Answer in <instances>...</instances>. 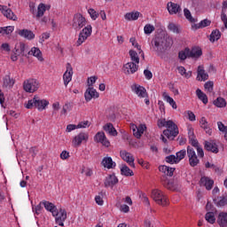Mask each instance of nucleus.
Returning a JSON list of instances; mask_svg holds the SVG:
<instances>
[{"mask_svg": "<svg viewBox=\"0 0 227 227\" xmlns=\"http://www.w3.org/2000/svg\"><path fill=\"white\" fill-rule=\"evenodd\" d=\"M173 45V38L169 37L165 33H158L154 35L153 38L151 41V46L154 52L158 54H162L166 52L168 49H171Z\"/></svg>", "mask_w": 227, "mask_h": 227, "instance_id": "1", "label": "nucleus"}, {"mask_svg": "<svg viewBox=\"0 0 227 227\" xmlns=\"http://www.w3.org/2000/svg\"><path fill=\"white\" fill-rule=\"evenodd\" d=\"M158 127L159 129H162V127H166L167 129L163 130V134L173 141L176 136H178V126L171 120L166 121V119H160L158 120Z\"/></svg>", "mask_w": 227, "mask_h": 227, "instance_id": "2", "label": "nucleus"}, {"mask_svg": "<svg viewBox=\"0 0 227 227\" xmlns=\"http://www.w3.org/2000/svg\"><path fill=\"white\" fill-rule=\"evenodd\" d=\"M49 106V101L47 99H40L38 96H35L32 99L27 101L26 105L27 109H33L35 107L38 111H43Z\"/></svg>", "mask_w": 227, "mask_h": 227, "instance_id": "3", "label": "nucleus"}, {"mask_svg": "<svg viewBox=\"0 0 227 227\" xmlns=\"http://www.w3.org/2000/svg\"><path fill=\"white\" fill-rule=\"evenodd\" d=\"M40 88V82L35 78L25 80L23 82V90L27 93H35Z\"/></svg>", "mask_w": 227, "mask_h": 227, "instance_id": "4", "label": "nucleus"}, {"mask_svg": "<svg viewBox=\"0 0 227 227\" xmlns=\"http://www.w3.org/2000/svg\"><path fill=\"white\" fill-rule=\"evenodd\" d=\"M92 27L91 25L85 27L79 34L78 40L76 42V47H79L91 36Z\"/></svg>", "mask_w": 227, "mask_h": 227, "instance_id": "5", "label": "nucleus"}, {"mask_svg": "<svg viewBox=\"0 0 227 227\" xmlns=\"http://www.w3.org/2000/svg\"><path fill=\"white\" fill-rule=\"evenodd\" d=\"M72 26L76 31L82 29L86 26V18L81 13L74 14Z\"/></svg>", "mask_w": 227, "mask_h": 227, "instance_id": "6", "label": "nucleus"}, {"mask_svg": "<svg viewBox=\"0 0 227 227\" xmlns=\"http://www.w3.org/2000/svg\"><path fill=\"white\" fill-rule=\"evenodd\" d=\"M152 198L156 203H158V205H162V207H166V205H168V198L164 196L160 190H153L152 192Z\"/></svg>", "mask_w": 227, "mask_h": 227, "instance_id": "7", "label": "nucleus"}, {"mask_svg": "<svg viewBox=\"0 0 227 227\" xmlns=\"http://www.w3.org/2000/svg\"><path fill=\"white\" fill-rule=\"evenodd\" d=\"M88 139H90L88 133L81 132L74 137L72 141L73 146L78 148L82 143H88Z\"/></svg>", "mask_w": 227, "mask_h": 227, "instance_id": "8", "label": "nucleus"}, {"mask_svg": "<svg viewBox=\"0 0 227 227\" xmlns=\"http://www.w3.org/2000/svg\"><path fill=\"white\" fill-rule=\"evenodd\" d=\"M94 141L96 143H101V145H103V146H106V148H109V146H111V143L109 142V140L106 137V133L104 132H98L94 137Z\"/></svg>", "mask_w": 227, "mask_h": 227, "instance_id": "9", "label": "nucleus"}, {"mask_svg": "<svg viewBox=\"0 0 227 227\" xmlns=\"http://www.w3.org/2000/svg\"><path fill=\"white\" fill-rule=\"evenodd\" d=\"M98 97L100 94L93 87H89L84 93L86 102L91 101L92 98H98Z\"/></svg>", "mask_w": 227, "mask_h": 227, "instance_id": "10", "label": "nucleus"}, {"mask_svg": "<svg viewBox=\"0 0 227 227\" xmlns=\"http://www.w3.org/2000/svg\"><path fill=\"white\" fill-rule=\"evenodd\" d=\"M120 155L121 159L125 160V162L129 163V166H130V168H136V164H134V156L132 155V153L127 151H121Z\"/></svg>", "mask_w": 227, "mask_h": 227, "instance_id": "11", "label": "nucleus"}, {"mask_svg": "<svg viewBox=\"0 0 227 227\" xmlns=\"http://www.w3.org/2000/svg\"><path fill=\"white\" fill-rule=\"evenodd\" d=\"M0 12H2L6 19H9L10 20H17V16L13 13L12 9L8 8V6L0 5Z\"/></svg>", "mask_w": 227, "mask_h": 227, "instance_id": "12", "label": "nucleus"}, {"mask_svg": "<svg viewBox=\"0 0 227 227\" xmlns=\"http://www.w3.org/2000/svg\"><path fill=\"white\" fill-rule=\"evenodd\" d=\"M72 75H74V69L72 68V65L70 63L67 64V71L63 75L64 84L65 86H68V82L72 81Z\"/></svg>", "mask_w": 227, "mask_h": 227, "instance_id": "13", "label": "nucleus"}, {"mask_svg": "<svg viewBox=\"0 0 227 227\" xmlns=\"http://www.w3.org/2000/svg\"><path fill=\"white\" fill-rule=\"evenodd\" d=\"M131 90L137 95V97H140V98H145L146 97V89L141 85L134 84L131 86Z\"/></svg>", "mask_w": 227, "mask_h": 227, "instance_id": "14", "label": "nucleus"}, {"mask_svg": "<svg viewBox=\"0 0 227 227\" xmlns=\"http://www.w3.org/2000/svg\"><path fill=\"white\" fill-rule=\"evenodd\" d=\"M200 185L206 187L207 191H212L214 187V180L210 179L208 176H202L200 180Z\"/></svg>", "mask_w": 227, "mask_h": 227, "instance_id": "15", "label": "nucleus"}, {"mask_svg": "<svg viewBox=\"0 0 227 227\" xmlns=\"http://www.w3.org/2000/svg\"><path fill=\"white\" fill-rule=\"evenodd\" d=\"M161 184L168 191H176V187H175V183L171 182L168 176H163L160 177Z\"/></svg>", "mask_w": 227, "mask_h": 227, "instance_id": "16", "label": "nucleus"}, {"mask_svg": "<svg viewBox=\"0 0 227 227\" xmlns=\"http://www.w3.org/2000/svg\"><path fill=\"white\" fill-rule=\"evenodd\" d=\"M161 184L168 191H176V187H175V183L171 182L168 176H163L160 177Z\"/></svg>", "mask_w": 227, "mask_h": 227, "instance_id": "17", "label": "nucleus"}, {"mask_svg": "<svg viewBox=\"0 0 227 227\" xmlns=\"http://www.w3.org/2000/svg\"><path fill=\"white\" fill-rule=\"evenodd\" d=\"M43 205L44 206V208L48 210V212H51L53 216L59 215V211L58 210V207L49 201H43Z\"/></svg>", "mask_w": 227, "mask_h": 227, "instance_id": "18", "label": "nucleus"}, {"mask_svg": "<svg viewBox=\"0 0 227 227\" xmlns=\"http://www.w3.org/2000/svg\"><path fill=\"white\" fill-rule=\"evenodd\" d=\"M124 68H126L125 74H136L137 70L139 69V65L136 64L135 62H128Z\"/></svg>", "mask_w": 227, "mask_h": 227, "instance_id": "19", "label": "nucleus"}, {"mask_svg": "<svg viewBox=\"0 0 227 227\" xmlns=\"http://www.w3.org/2000/svg\"><path fill=\"white\" fill-rule=\"evenodd\" d=\"M105 187H114L118 184V177L114 174L109 175L105 179Z\"/></svg>", "mask_w": 227, "mask_h": 227, "instance_id": "20", "label": "nucleus"}, {"mask_svg": "<svg viewBox=\"0 0 227 227\" xmlns=\"http://www.w3.org/2000/svg\"><path fill=\"white\" fill-rule=\"evenodd\" d=\"M204 148L207 152H212V153H219V147L217 146V144H215V143L205 141Z\"/></svg>", "mask_w": 227, "mask_h": 227, "instance_id": "21", "label": "nucleus"}, {"mask_svg": "<svg viewBox=\"0 0 227 227\" xmlns=\"http://www.w3.org/2000/svg\"><path fill=\"white\" fill-rule=\"evenodd\" d=\"M18 35L26 40H34L35 33L29 29H21L18 31Z\"/></svg>", "mask_w": 227, "mask_h": 227, "instance_id": "22", "label": "nucleus"}, {"mask_svg": "<svg viewBox=\"0 0 227 227\" xmlns=\"http://www.w3.org/2000/svg\"><path fill=\"white\" fill-rule=\"evenodd\" d=\"M187 55L188 58H201V56L203 55V51H201L200 48H192V51L191 50H187Z\"/></svg>", "mask_w": 227, "mask_h": 227, "instance_id": "23", "label": "nucleus"}, {"mask_svg": "<svg viewBox=\"0 0 227 227\" xmlns=\"http://www.w3.org/2000/svg\"><path fill=\"white\" fill-rule=\"evenodd\" d=\"M101 164L107 169H113L114 168H116V163L113 161V158L111 157H105L102 160Z\"/></svg>", "mask_w": 227, "mask_h": 227, "instance_id": "24", "label": "nucleus"}, {"mask_svg": "<svg viewBox=\"0 0 227 227\" xmlns=\"http://www.w3.org/2000/svg\"><path fill=\"white\" fill-rule=\"evenodd\" d=\"M167 6H168V11L170 13V15L176 14L182 11V8L180 7V5L178 4H175L173 2L168 3Z\"/></svg>", "mask_w": 227, "mask_h": 227, "instance_id": "25", "label": "nucleus"}, {"mask_svg": "<svg viewBox=\"0 0 227 227\" xmlns=\"http://www.w3.org/2000/svg\"><path fill=\"white\" fill-rule=\"evenodd\" d=\"M216 223L220 227H227V212H221L218 215Z\"/></svg>", "mask_w": 227, "mask_h": 227, "instance_id": "26", "label": "nucleus"}, {"mask_svg": "<svg viewBox=\"0 0 227 227\" xmlns=\"http://www.w3.org/2000/svg\"><path fill=\"white\" fill-rule=\"evenodd\" d=\"M197 74V81H208V74L205 72V69H203V66L198 67Z\"/></svg>", "mask_w": 227, "mask_h": 227, "instance_id": "27", "label": "nucleus"}, {"mask_svg": "<svg viewBox=\"0 0 227 227\" xmlns=\"http://www.w3.org/2000/svg\"><path fill=\"white\" fill-rule=\"evenodd\" d=\"M159 171L164 173L165 176H173V173H175V168H170L166 165H160L159 167Z\"/></svg>", "mask_w": 227, "mask_h": 227, "instance_id": "28", "label": "nucleus"}, {"mask_svg": "<svg viewBox=\"0 0 227 227\" xmlns=\"http://www.w3.org/2000/svg\"><path fill=\"white\" fill-rule=\"evenodd\" d=\"M212 24V20L205 19L201 20L199 24H194L192 26V29H203V27H208Z\"/></svg>", "mask_w": 227, "mask_h": 227, "instance_id": "29", "label": "nucleus"}, {"mask_svg": "<svg viewBox=\"0 0 227 227\" xmlns=\"http://www.w3.org/2000/svg\"><path fill=\"white\" fill-rule=\"evenodd\" d=\"M215 205L217 207H226L227 206V195L220 196L213 199Z\"/></svg>", "mask_w": 227, "mask_h": 227, "instance_id": "30", "label": "nucleus"}, {"mask_svg": "<svg viewBox=\"0 0 227 227\" xmlns=\"http://www.w3.org/2000/svg\"><path fill=\"white\" fill-rule=\"evenodd\" d=\"M104 130L106 132H107L110 136H118V131H116V129L114 128V126L113 125V123L109 122L106 123L104 127H103Z\"/></svg>", "mask_w": 227, "mask_h": 227, "instance_id": "31", "label": "nucleus"}, {"mask_svg": "<svg viewBox=\"0 0 227 227\" xmlns=\"http://www.w3.org/2000/svg\"><path fill=\"white\" fill-rule=\"evenodd\" d=\"M28 55L35 56V58H37L39 61H43V57L42 56V51H40L36 47H33L31 51L27 52Z\"/></svg>", "mask_w": 227, "mask_h": 227, "instance_id": "32", "label": "nucleus"}, {"mask_svg": "<svg viewBox=\"0 0 227 227\" xmlns=\"http://www.w3.org/2000/svg\"><path fill=\"white\" fill-rule=\"evenodd\" d=\"M121 175L123 176H134V171H132L127 165H122L121 168Z\"/></svg>", "mask_w": 227, "mask_h": 227, "instance_id": "33", "label": "nucleus"}, {"mask_svg": "<svg viewBox=\"0 0 227 227\" xmlns=\"http://www.w3.org/2000/svg\"><path fill=\"white\" fill-rule=\"evenodd\" d=\"M139 15H141V12H127L124 18L126 20H137V19H139Z\"/></svg>", "mask_w": 227, "mask_h": 227, "instance_id": "34", "label": "nucleus"}, {"mask_svg": "<svg viewBox=\"0 0 227 227\" xmlns=\"http://www.w3.org/2000/svg\"><path fill=\"white\" fill-rule=\"evenodd\" d=\"M221 38V31L219 29L213 30L209 35V41L214 43V42H217Z\"/></svg>", "mask_w": 227, "mask_h": 227, "instance_id": "35", "label": "nucleus"}, {"mask_svg": "<svg viewBox=\"0 0 227 227\" xmlns=\"http://www.w3.org/2000/svg\"><path fill=\"white\" fill-rule=\"evenodd\" d=\"M196 95L199 98V100H201L205 105L208 104V97H207V94L201 91V90L197 89Z\"/></svg>", "mask_w": 227, "mask_h": 227, "instance_id": "36", "label": "nucleus"}, {"mask_svg": "<svg viewBox=\"0 0 227 227\" xmlns=\"http://www.w3.org/2000/svg\"><path fill=\"white\" fill-rule=\"evenodd\" d=\"M13 84H15V80L10 77V75H5L4 78V87L13 88Z\"/></svg>", "mask_w": 227, "mask_h": 227, "instance_id": "37", "label": "nucleus"}, {"mask_svg": "<svg viewBox=\"0 0 227 227\" xmlns=\"http://www.w3.org/2000/svg\"><path fill=\"white\" fill-rule=\"evenodd\" d=\"M129 54L130 56V59H131L132 63L139 65V55H137V51H136L134 50H130L129 51Z\"/></svg>", "mask_w": 227, "mask_h": 227, "instance_id": "38", "label": "nucleus"}, {"mask_svg": "<svg viewBox=\"0 0 227 227\" xmlns=\"http://www.w3.org/2000/svg\"><path fill=\"white\" fill-rule=\"evenodd\" d=\"M47 11V6L45 4H40L37 8L36 18L40 19V17H43V13Z\"/></svg>", "mask_w": 227, "mask_h": 227, "instance_id": "39", "label": "nucleus"}, {"mask_svg": "<svg viewBox=\"0 0 227 227\" xmlns=\"http://www.w3.org/2000/svg\"><path fill=\"white\" fill-rule=\"evenodd\" d=\"M163 98L168 104L172 106L173 109H176V102H175V99H173V98L169 97V95H168V93L166 92L163 93Z\"/></svg>", "mask_w": 227, "mask_h": 227, "instance_id": "40", "label": "nucleus"}, {"mask_svg": "<svg viewBox=\"0 0 227 227\" xmlns=\"http://www.w3.org/2000/svg\"><path fill=\"white\" fill-rule=\"evenodd\" d=\"M214 106L216 107H226V99L219 97L214 101Z\"/></svg>", "mask_w": 227, "mask_h": 227, "instance_id": "41", "label": "nucleus"}, {"mask_svg": "<svg viewBox=\"0 0 227 227\" xmlns=\"http://www.w3.org/2000/svg\"><path fill=\"white\" fill-rule=\"evenodd\" d=\"M205 219L209 224H214L215 223V215H214V212H207L205 215Z\"/></svg>", "mask_w": 227, "mask_h": 227, "instance_id": "42", "label": "nucleus"}, {"mask_svg": "<svg viewBox=\"0 0 227 227\" xmlns=\"http://www.w3.org/2000/svg\"><path fill=\"white\" fill-rule=\"evenodd\" d=\"M187 155V151L181 150L176 153V159L177 160V163L180 162V160H183V159H185V156Z\"/></svg>", "mask_w": 227, "mask_h": 227, "instance_id": "43", "label": "nucleus"}, {"mask_svg": "<svg viewBox=\"0 0 227 227\" xmlns=\"http://www.w3.org/2000/svg\"><path fill=\"white\" fill-rule=\"evenodd\" d=\"M168 29L169 31H172V33H176V35L181 33L180 27L175 23L168 24Z\"/></svg>", "mask_w": 227, "mask_h": 227, "instance_id": "44", "label": "nucleus"}, {"mask_svg": "<svg viewBox=\"0 0 227 227\" xmlns=\"http://www.w3.org/2000/svg\"><path fill=\"white\" fill-rule=\"evenodd\" d=\"M153 31H155V27L152 24H146L144 27L145 35H152Z\"/></svg>", "mask_w": 227, "mask_h": 227, "instance_id": "45", "label": "nucleus"}, {"mask_svg": "<svg viewBox=\"0 0 227 227\" xmlns=\"http://www.w3.org/2000/svg\"><path fill=\"white\" fill-rule=\"evenodd\" d=\"M106 196V192H99V195H97L95 197V201L98 205H104V200L102 198H104Z\"/></svg>", "mask_w": 227, "mask_h": 227, "instance_id": "46", "label": "nucleus"}, {"mask_svg": "<svg viewBox=\"0 0 227 227\" xmlns=\"http://www.w3.org/2000/svg\"><path fill=\"white\" fill-rule=\"evenodd\" d=\"M166 162L168 164H178V161L176 160V156L175 154H170L165 158Z\"/></svg>", "mask_w": 227, "mask_h": 227, "instance_id": "47", "label": "nucleus"}, {"mask_svg": "<svg viewBox=\"0 0 227 227\" xmlns=\"http://www.w3.org/2000/svg\"><path fill=\"white\" fill-rule=\"evenodd\" d=\"M56 219H61L62 221H67V210L60 208L59 215H55Z\"/></svg>", "mask_w": 227, "mask_h": 227, "instance_id": "48", "label": "nucleus"}, {"mask_svg": "<svg viewBox=\"0 0 227 227\" xmlns=\"http://www.w3.org/2000/svg\"><path fill=\"white\" fill-rule=\"evenodd\" d=\"M189 164L192 168H196V166L200 164V159H198V155L189 158Z\"/></svg>", "mask_w": 227, "mask_h": 227, "instance_id": "49", "label": "nucleus"}, {"mask_svg": "<svg viewBox=\"0 0 227 227\" xmlns=\"http://www.w3.org/2000/svg\"><path fill=\"white\" fill-rule=\"evenodd\" d=\"M184 17H185V19H187V20H189L190 22H196L194 18H192V14H191V11H189V9L184 8Z\"/></svg>", "mask_w": 227, "mask_h": 227, "instance_id": "50", "label": "nucleus"}, {"mask_svg": "<svg viewBox=\"0 0 227 227\" xmlns=\"http://www.w3.org/2000/svg\"><path fill=\"white\" fill-rule=\"evenodd\" d=\"M205 90L208 91V93H212L214 91V82L208 81L204 84Z\"/></svg>", "mask_w": 227, "mask_h": 227, "instance_id": "51", "label": "nucleus"}, {"mask_svg": "<svg viewBox=\"0 0 227 227\" xmlns=\"http://www.w3.org/2000/svg\"><path fill=\"white\" fill-rule=\"evenodd\" d=\"M187 155H188V159L197 156L196 152L194 151V148L191 147V145L187 146Z\"/></svg>", "mask_w": 227, "mask_h": 227, "instance_id": "52", "label": "nucleus"}, {"mask_svg": "<svg viewBox=\"0 0 227 227\" xmlns=\"http://www.w3.org/2000/svg\"><path fill=\"white\" fill-rule=\"evenodd\" d=\"M88 12L92 20H97V19H98V13H97V11H95V9H89Z\"/></svg>", "mask_w": 227, "mask_h": 227, "instance_id": "53", "label": "nucleus"}, {"mask_svg": "<svg viewBox=\"0 0 227 227\" xmlns=\"http://www.w3.org/2000/svg\"><path fill=\"white\" fill-rule=\"evenodd\" d=\"M200 124L201 129H206L207 127L210 126V124H208V121H207V118L205 117H201Z\"/></svg>", "mask_w": 227, "mask_h": 227, "instance_id": "54", "label": "nucleus"}, {"mask_svg": "<svg viewBox=\"0 0 227 227\" xmlns=\"http://www.w3.org/2000/svg\"><path fill=\"white\" fill-rule=\"evenodd\" d=\"M15 27L13 26L4 27V35H12Z\"/></svg>", "mask_w": 227, "mask_h": 227, "instance_id": "55", "label": "nucleus"}, {"mask_svg": "<svg viewBox=\"0 0 227 227\" xmlns=\"http://www.w3.org/2000/svg\"><path fill=\"white\" fill-rule=\"evenodd\" d=\"M187 50L185 49V51H179L178 58L179 59H182V61H184V59H187L189 58V55L187 54Z\"/></svg>", "mask_w": 227, "mask_h": 227, "instance_id": "56", "label": "nucleus"}, {"mask_svg": "<svg viewBox=\"0 0 227 227\" xmlns=\"http://www.w3.org/2000/svg\"><path fill=\"white\" fill-rule=\"evenodd\" d=\"M77 129H86V127H90V121H82L80 123H78V125H76Z\"/></svg>", "mask_w": 227, "mask_h": 227, "instance_id": "57", "label": "nucleus"}, {"mask_svg": "<svg viewBox=\"0 0 227 227\" xmlns=\"http://www.w3.org/2000/svg\"><path fill=\"white\" fill-rule=\"evenodd\" d=\"M144 74H145V79H147V81H150V79H152V77H153V74H152V71H150L148 69L144 70Z\"/></svg>", "mask_w": 227, "mask_h": 227, "instance_id": "58", "label": "nucleus"}, {"mask_svg": "<svg viewBox=\"0 0 227 227\" xmlns=\"http://www.w3.org/2000/svg\"><path fill=\"white\" fill-rule=\"evenodd\" d=\"M97 76H91L90 78H88V84H89V88H90V86H93V84H95V82H97Z\"/></svg>", "mask_w": 227, "mask_h": 227, "instance_id": "59", "label": "nucleus"}, {"mask_svg": "<svg viewBox=\"0 0 227 227\" xmlns=\"http://www.w3.org/2000/svg\"><path fill=\"white\" fill-rule=\"evenodd\" d=\"M189 142L192 145V146H194V148H198L200 146V143L198 142L196 137L195 138H190Z\"/></svg>", "mask_w": 227, "mask_h": 227, "instance_id": "60", "label": "nucleus"}, {"mask_svg": "<svg viewBox=\"0 0 227 227\" xmlns=\"http://www.w3.org/2000/svg\"><path fill=\"white\" fill-rule=\"evenodd\" d=\"M20 54H21V56H27L26 55V44L24 43H20Z\"/></svg>", "mask_w": 227, "mask_h": 227, "instance_id": "61", "label": "nucleus"}, {"mask_svg": "<svg viewBox=\"0 0 227 227\" xmlns=\"http://www.w3.org/2000/svg\"><path fill=\"white\" fill-rule=\"evenodd\" d=\"M70 157V153L67 152V151H63L60 153V159H62V160H67V159H68Z\"/></svg>", "mask_w": 227, "mask_h": 227, "instance_id": "62", "label": "nucleus"}, {"mask_svg": "<svg viewBox=\"0 0 227 227\" xmlns=\"http://www.w3.org/2000/svg\"><path fill=\"white\" fill-rule=\"evenodd\" d=\"M213 170L215 171V173H216V175H223V169L217 165L213 166Z\"/></svg>", "mask_w": 227, "mask_h": 227, "instance_id": "63", "label": "nucleus"}, {"mask_svg": "<svg viewBox=\"0 0 227 227\" xmlns=\"http://www.w3.org/2000/svg\"><path fill=\"white\" fill-rule=\"evenodd\" d=\"M217 125H218V129H219L220 132H226L227 131V127L224 126V124L223 122L218 121Z\"/></svg>", "mask_w": 227, "mask_h": 227, "instance_id": "64", "label": "nucleus"}]
</instances>
